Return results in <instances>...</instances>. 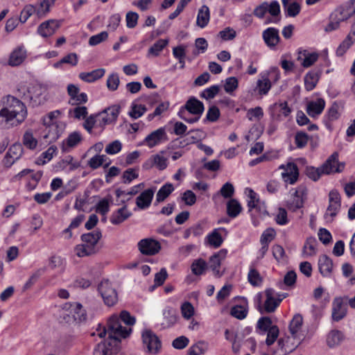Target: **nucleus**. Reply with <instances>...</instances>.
<instances>
[{
    "mask_svg": "<svg viewBox=\"0 0 355 355\" xmlns=\"http://www.w3.org/2000/svg\"><path fill=\"white\" fill-rule=\"evenodd\" d=\"M4 99L3 107L0 110V116L5 118L6 122L15 119L16 125L24 121L28 114L24 103L11 95L6 96Z\"/></svg>",
    "mask_w": 355,
    "mask_h": 355,
    "instance_id": "1",
    "label": "nucleus"
},
{
    "mask_svg": "<svg viewBox=\"0 0 355 355\" xmlns=\"http://www.w3.org/2000/svg\"><path fill=\"white\" fill-rule=\"evenodd\" d=\"M344 168L345 163L338 162V153L334 152L320 167L307 166L306 174L310 179L317 181L322 174L340 173Z\"/></svg>",
    "mask_w": 355,
    "mask_h": 355,
    "instance_id": "2",
    "label": "nucleus"
},
{
    "mask_svg": "<svg viewBox=\"0 0 355 355\" xmlns=\"http://www.w3.org/2000/svg\"><path fill=\"white\" fill-rule=\"evenodd\" d=\"M131 331V328L123 327L121 325L119 316L113 315L109 318L107 326L103 327L98 335L100 338H104L108 334L110 340H114L119 343L121 338H125L129 336Z\"/></svg>",
    "mask_w": 355,
    "mask_h": 355,
    "instance_id": "3",
    "label": "nucleus"
},
{
    "mask_svg": "<svg viewBox=\"0 0 355 355\" xmlns=\"http://www.w3.org/2000/svg\"><path fill=\"white\" fill-rule=\"evenodd\" d=\"M102 236L100 230H95L81 236L82 244L77 245L75 252L78 257L89 256L96 252V247Z\"/></svg>",
    "mask_w": 355,
    "mask_h": 355,
    "instance_id": "4",
    "label": "nucleus"
},
{
    "mask_svg": "<svg viewBox=\"0 0 355 355\" xmlns=\"http://www.w3.org/2000/svg\"><path fill=\"white\" fill-rule=\"evenodd\" d=\"M119 113L120 106L114 105L96 114L98 118V127L103 129L105 125L115 123Z\"/></svg>",
    "mask_w": 355,
    "mask_h": 355,
    "instance_id": "5",
    "label": "nucleus"
},
{
    "mask_svg": "<svg viewBox=\"0 0 355 355\" xmlns=\"http://www.w3.org/2000/svg\"><path fill=\"white\" fill-rule=\"evenodd\" d=\"M42 94V88L40 86L26 87L25 85H21L17 88V95L19 97L29 100L33 106H37L41 103L40 95Z\"/></svg>",
    "mask_w": 355,
    "mask_h": 355,
    "instance_id": "6",
    "label": "nucleus"
},
{
    "mask_svg": "<svg viewBox=\"0 0 355 355\" xmlns=\"http://www.w3.org/2000/svg\"><path fill=\"white\" fill-rule=\"evenodd\" d=\"M98 291L107 306H114L118 302L116 291L108 280L102 281L98 285Z\"/></svg>",
    "mask_w": 355,
    "mask_h": 355,
    "instance_id": "7",
    "label": "nucleus"
},
{
    "mask_svg": "<svg viewBox=\"0 0 355 355\" xmlns=\"http://www.w3.org/2000/svg\"><path fill=\"white\" fill-rule=\"evenodd\" d=\"M341 207V198L338 191L336 189L331 190L329 193V205L324 214V218L332 221L338 214Z\"/></svg>",
    "mask_w": 355,
    "mask_h": 355,
    "instance_id": "8",
    "label": "nucleus"
},
{
    "mask_svg": "<svg viewBox=\"0 0 355 355\" xmlns=\"http://www.w3.org/2000/svg\"><path fill=\"white\" fill-rule=\"evenodd\" d=\"M347 296L335 297L332 302L331 318L334 321L343 320L347 313V304L345 301Z\"/></svg>",
    "mask_w": 355,
    "mask_h": 355,
    "instance_id": "9",
    "label": "nucleus"
},
{
    "mask_svg": "<svg viewBox=\"0 0 355 355\" xmlns=\"http://www.w3.org/2000/svg\"><path fill=\"white\" fill-rule=\"evenodd\" d=\"M137 246L139 252L142 254L147 256L155 255L161 250L160 243L153 238H146L140 240L137 243Z\"/></svg>",
    "mask_w": 355,
    "mask_h": 355,
    "instance_id": "10",
    "label": "nucleus"
},
{
    "mask_svg": "<svg viewBox=\"0 0 355 355\" xmlns=\"http://www.w3.org/2000/svg\"><path fill=\"white\" fill-rule=\"evenodd\" d=\"M142 340L149 353L156 354L159 352L162 347V343L151 330L143 331Z\"/></svg>",
    "mask_w": 355,
    "mask_h": 355,
    "instance_id": "11",
    "label": "nucleus"
},
{
    "mask_svg": "<svg viewBox=\"0 0 355 355\" xmlns=\"http://www.w3.org/2000/svg\"><path fill=\"white\" fill-rule=\"evenodd\" d=\"M24 153V148L20 143L13 144L6 153L2 163L5 167L10 168Z\"/></svg>",
    "mask_w": 355,
    "mask_h": 355,
    "instance_id": "12",
    "label": "nucleus"
},
{
    "mask_svg": "<svg viewBox=\"0 0 355 355\" xmlns=\"http://www.w3.org/2000/svg\"><path fill=\"white\" fill-rule=\"evenodd\" d=\"M355 14V0H350L349 3L346 6L339 7L336 9L331 15L334 20L340 24L351 17Z\"/></svg>",
    "mask_w": 355,
    "mask_h": 355,
    "instance_id": "13",
    "label": "nucleus"
},
{
    "mask_svg": "<svg viewBox=\"0 0 355 355\" xmlns=\"http://www.w3.org/2000/svg\"><path fill=\"white\" fill-rule=\"evenodd\" d=\"M62 21L57 19H49L42 22L38 27L37 32L43 37L53 35L60 27Z\"/></svg>",
    "mask_w": 355,
    "mask_h": 355,
    "instance_id": "14",
    "label": "nucleus"
},
{
    "mask_svg": "<svg viewBox=\"0 0 355 355\" xmlns=\"http://www.w3.org/2000/svg\"><path fill=\"white\" fill-rule=\"evenodd\" d=\"M226 255L227 250L222 249L209 258V267L216 277H220L223 275V272H221L219 268L222 261L225 259Z\"/></svg>",
    "mask_w": 355,
    "mask_h": 355,
    "instance_id": "15",
    "label": "nucleus"
},
{
    "mask_svg": "<svg viewBox=\"0 0 355 355\" xmlns=\"http://www.w3.org/2000/svg\"><path fill=\"white\" fill-rule=\"evenodd\" d=\"M180 110H183L184 112L193 115H202L204 112L205 107L202 102L197 99L196 97L191 96Z\"/></svg>",
    "mask_w": 355,
    "mask_h": 355,
    "instance_id": "16",
    "label": "nucleus"
},
{
    "mask_svg": "<svg viewBox=\"0 0 355 355\" xmlns=\"http://www.w3.org/2000/svg\"><path fill=\"white\" fill-rule=\"evenodd\" d=\"M168 140L167 135L164 128L152 132L144 139V143L149 147L153 148L159 144Z\"/></svg>",
    "mask_w": 355,
    "mask_h": 355,
    "instance_id": "17",
    "label": "nucleus"
},
{
    "mask_svg": "<svg viewBox=\"0 0 355 355\" xmlns=\"http://www.w3.org/2000/svg\"><path fill=\"white\" fill-rule=\"evenodd\" d=\"M306 189L304 187H299L293 194V200L288 202V208L295 211L303 207L304 197L306 196Z\"/></svg>",
    "mask_w": 355,
    "mask_h": 355,
    "instance_id": "18",
    "label": "nucleus"
},
{
    "mask_svg": "<svg viewBox=\"0 0 355 355\" xmlns=\"http://www.w3.org/2000/svg\"><path fill=\"white\" fill-rule=\"evenodd\" d=\"M325 105V101L322 98H318L315 101H311L307 103L306 112L311 117L316 118L322 114Z\"/></svg>",
    "mask_w": 355,
    "mask_h": 355,
    "instance_id": "19",
    "label": "nucleus"
},
{
    "mask_svg": "<svg viewBox=\"0 0 355 355\" xmlns=\"http://www.w3.org/2000/svg\"><path fill=\"white\" fill-rule=\"evenodd\" d=\"M280 168L285 169V171L282 173V178L284 182L293 184L297 180L299 172L297 166L295 164L290 162L287 164L285 168L283 165Z\"/></svg>",
    "mask_w": 355,
    "mask_h": 355,
    "instance_id": "20",
    "label": "nucleus"
},
{
    "mask_svg": "<svg viewBox=\"0 0 355 355\" xmlns=\"http://www.w3.org/2000/svg\"><path fill=\"white\" fill-rule=\"evenodd\" d=\"M262 35L265 43L270 49H274L280 41L279 31L275 28H268L263 31Z\"/></svg>",
    "mask_w": 355,
    "mask_h": 355,
    "instance_id": "21",
    "label": "nucleus"
},
{
    "mask_svg": "<svg viewBox=\"0 0 355 355\" xmlns=\"http://www.w3.org/2000/svg\"><path fill=\"white\" fill-rule=\"evenodd\" d=\"M155 191V188L148 189L141 192L136 198V205L141 209L150 207Z\"/></svg>",
    "mask_w": 355,
    "mask_h": 355,
    "instance_id": "22",
    "label": "nucleus"
},
{
    "mask_svg": "<svg viewBox=\"0 0 355 355\" xmlns=\"http://www.w3.org/2000/svg\"><path fill=\"white\" fill-rule=\"evenodd\" d=\"M63 130L64 125L62 123L52 124L49 128H45L44 138L49 142H54L60 137Z\"/></svg>",
    "mask_w": 355,
    "mask_h": 355,
    "instance_id": "23",
    "label": "nucleus"
},
{
    "mask_svg": "<svg viewBox=\"0 0 355 355\" xmlns=\"http://www.w3.org/2000/svg\"><path fill=\"white\" fill-rule=\"evenodd\" d=\"M353 36H355V23L352 25L349 33L337 48L336 55L338 56H343L354 43L355 38Z\"/></svg>",
    "mask_w": 355,
    "mask_h": 355,
    "instance_id": "24",
    "label": "nucleus"
},
{
    "mask_svg": "<svg viewBox=\"0 0 355 355\" xmlns=\"http://www.w3.org/2000/svg\"><path fill=\"white\" fill-rule=\"evenodd\" d=\"M117 352L116 346H113L110 341H105L96 345L94 355H116Z\"/></svg>",
    "mask_w": 355,
    "mask_h": 355,
    "instance_id": "25",
    "label": "nucleus"
},
{
    "mask_svg": "<svg viewBox=\"0 0 355 355\" xmlns=\"http://www.w3.org/2000/svg\"><path fill=\"white\" fill-rule=\"evenodd\" d=\"M318 268L323 277H329L332 272L333 261L327 255L322 254L318 259Z\"/></svg>",
    "mask_w": 355,
    "mask_h": 355,
    "instance_id": "26",
    "label": "nucleus"
},
{
    "mask_svg": "<svg viewBox=\"0 0 355 355\" xmlns=\"http://www.w3.org/2000/svg\"><path fill=\"white\" fill-rule=\"evenodd\" d=\"M266 300L264 302V309L267 313H272L279 305L282 299H275L274 291L271 288L266 291Z\"/></svg>",
    "mask_w": 355,
    "mask_h": 355,
    "instance_id": "27",
    "label": "nucleus"
},
{
    "mask_svg": "<svg viewBox=\"0 0 355 355\" xmlns=\"http://www.w3.org/2000/svg\"><path fill=\"white\" fill-rule=\"evenodd\" d=\"M321 71L319 70H312L308 72L304 76V87L307 91L313 90L320 79Z\"/></svg>",
    "mask_w": 355,
    "mask_h": 355,
    "instance_id": "28",
    "label": "nucleus"
},
{
    "mask_svg": "<svg viewBox=\"0 0 355 355\" xmlns=\"http://www.w3.org/2000/svg\"><path fill=\"white\" fill-rule=\"evenodd\" d=\"M131 215L132 213L127 209V206L124 205L112 214L110 222L113 225H119L127 220Z\"/></svg>",
    "mask_w": 355,
    "mask_h": 355,
    "instance_id": "29",
    "label": "nucleus"
},
{
    "mask_svg": "<svg viewBox=\"0 0 355 355\" xmlns=\"http://www.w3.org/2000/svg\"><path fill=\"white\" fill-rule=\"evenodd\" d=\"M64 308L70 310V312L73 314V316L76 320L83 321L86 319V311L80 303L66 304Z\"/></svg>",
    "mask_w": 355,
    "mask_h": 355,
    "instance_id": "30",
    "label": "nucleus"
},
{
    "mask_svg": "<svg viewBox=\"0 0 355 355\" xmlns=\"http://www.w3.org/2000/svg\"><path fill=\"white\" fill-rule=\"evenodd\" d=\"M340 105L337 102H334L324 116V121L327 126H330L331 123L338 119L340 117Z\"/></svg>",
    "mask_w": 355,
    "mask_h": 355,
    "instance_id": "31",
    "label": "nucleus"
},
{
    "mask_svg": "<svg viewBox=\"0 0 355 355\" xmlns=\"http://www.w3.org/2000/svg\"><path fill=\"white\" fill-rule=\"evenodd\" d=\"M26 56L25 49L22 47H19L11 53L8 64L12 67L18 66L23 62Z\"/></svg>",
    "mask_w": 355,
    "mask_h": 355,
    "instance_id": "32",
    "label": "nucleus"
},
{
    "mask_svg": "<svg viewBox=\"0 0 355 355\" xmlns=\"http://www.w3.org/2000/svg\"><path fill=\"white\" fill-rule=\"evenodd\" d=\"M104 73V69H97L90 72H82L79 74V78L85 82L92 83L102 78Z\"/></svg>",
    "mask_w": 355,
    "mask_h": 355,
    "instance_id": "33",
    "label": "nucleus"
},
{
    "mask_svg": "<svg viewBox=\"0 0 355 355\" xmlns=\"http://www.w3.org/2000/svg\"><path fill=\"white\" fill-rule=\"evenodd\" d=\"M210 18L209 9L204 5L198 10L196 24L200 28H205L209 23Z\"/></svg>",
    "mask_w": 355,
    "mask_h": 355,
    "instance_id": "34",
    "label": "nucleus"
},
{
    "mask_svg": "<svg viewBox=\"0 0 355 355\" xmlns=\"http://www.w3.org/2000/svg\"><path fill=\"white\" fill-rule=\"evenodd\" d=\"M241 211L242 207L236 199L231 198L227 202V214L230 218H236Z\"/></svg>",
    "mask_w": 355,
    "mask_h": 355,
    "instance_id": "35",
    "label": "nucleus"
},
{
    "mask_svg": "<svg viewBox=\"0 0 355 355\" xmlns=\"http://www.w3.org/2000/svg\"><path fill=\"white\" fill-rule=\"evenodd\" d=\"M344 339L343 334L339 330L331 331L327 338V343L329 347H334L340 344Z\"/></svg>",
    "mask_w": 355,
    "mask_h": 355,
    "instance_id": "36",
    "label": "nucleus"
},
{
    "mask_svg": "<svg viewBox=\"0 0 355 355\" xmlns=\"http://www.w3.org/2000/svg\"><path fill=\"white\" fill-rule=\"evenodd\" d=\"M164 322L162 324L166 327L173 326L177 321L176 311L173 308L168 307L163 312Z\"/></svg>",
    "mask_w": 355,
    "mask_h": 355,
    "instance_id": "37",
    "label": "nucleus"
},
{
    "mask_svg": "<svg viewBox=\"0 0 355 355\" xmlns=\"http://www.w3.org/2000/svg\"><path fill=\"white\" fill-rule=\"evenodd\" d=\"M173 191V185L171 183H166L157 191L156 195V202L157 203L163 202Z\"/></svg>",
    "mask_w": 355,
    "mask_h": 355,
    "instance_id": "38",
    "label": "nucleus"
},
{
    "mask_svg": "<svg viewBox=\"0 0 355 355\" xmlns=\"http://www.w3.org/2000/svg\"><path fill=\"white\" fill-rule=\"evenodd\" d=\"M317 241L314 237H309L303 247V254L306 257H311L316 254Z\"/></svg>",
    "mask_w": 355,
    "mask_h": 355,
    "instance_id": "39",
    "label": "nucleus"
},
{
    "mask_svg": "<svg viewBox=\"0 0 355 355\" xmlns=\"http://www.w3.org/2000/svg\"><path fill=\"white\" fill-rule=\"evenodd\" d=\"M248 313L247 302L244 305H235L231 308L230 314L232 316L243 320L246 318Z\"/></svg>",
    "mask_w": 355,
    "mask_h": 355,
    "instance_id": "40",
    "label": "nucleus"
},
{
    "mask_svg": "<svg viewBox=\"0 0 355 355\" xmlns=\"http://www.w3.org/2000/svg\"><path fill=\"white\" fill-rule=\"evenodd\" d=\"M207 268V263L202 259H198L194 260L191 266L192 272L197 276L202 275Z\"/></svg>",
    "mask_w": 355,
    "mask_h": 355,
    "instance_id": "41",
    "label": "nucleus"
},
{
    "mask_svg": "<svg viewBox=\"0 0 355 355\" xmlns=\"http://www.w3.org/2000/svg\"><path fill=\"white\" fill-rule=\"evenodd\" d=\"M271 88V82L267 77H263L257 82L256 89L260 95H266Z\"/></svg>",
    "mask_w": 355,
    "mask_h": 355,
    "instance_id": "42",
    "label": "nucleus"
},
{
    "mask_svg": "<svg viewBox=\"0 0 355 355\" xmlns=\"http://www.w3.org/2000/svg\"><path fill=\"white\" fill-rule=\"evenodd\" d=\"M303 318L301 315L296 314L289 324V331L293 336H295L297 333L301 329Z\"/></svg>",
    "mask_w": 355,
    "mask_h": 355,
    "instance_id": "43",
    "label": "nucleus"
},
{
    "mask_svg": "<svg viewBox=\"0 0 355 355\" xmlns=\"http://www.w3.org/2000/svg\"><path fill=\"white\" fill-rule=\"evenodd\" d=\"M208 243L214 248H219L223 243V239L217 230H214L207 236Z\"/></svg>",
    "mask_w": 355,
    "mask_h": 355,
    "instance_id": "44",
    "label": "nucleus"
},
{
    "mask_svg": "<svg viewBox=\"0 0 355 355\" xmlns=\"http://www.w3.org/2000/svg\"><path fill=\"white\" fill-rule=\"evenodd\" d=\"M208 349V344L204 341H200L191 346L188 352L189 355H201Z\"/></svg>",
    "mask_w": 355,
    "mask_h": 355,
    "instance_id": "45",
    "label": "nucleus"
},
{
    "mask_svg": "<svg viewBox=\"0 0 355 355\" xmlns=\"http://www.w3.org/2000/svg\"><path fill=\"white\" fill-rule=\"evenodd\" d=\"M23 144L29 149H35L37 145V140L33 137L31 131H26L23 136Z\"/></svg>",
    "mask_w": 355,
    "mask_h": 355,
    "instance_id": "46",
    "label": "nucleus"
},
{
    "mask_svg": "<svg viewBox=\"0 0 355 355\" xmlns=\"http://www.w3.org/2000/svg\"><path fill=\"white\" fill-rule=\"evenodd\" d=\"M33 14H35V6L32 4H27L21 11L19 20L21 23H25Z\"/></svg>",
    "mask_w": 355,
    "mask_h": 355,
    "instance_id": "47",
    "label": "nucleus"
},
{
    "mask_svg": "<svg viewBox=\"0 0 355 355\" xmlns=\"http://www.w3.org/2000/svg\"><path fill=\"white\" fill-rule=\"evenodd\" d=\"M168 43V40H159L148 49V53L157 56L164 48L167 46Z\"/></svg>",
    "mask_w": 355,
    "mask_h": 355,
    "instance_id": "48",
    "label": "nucleus"
},
{
    "mask_svg": "<svg viewBox=\"0 0 355 355\" xmlns=\"http://www.w3.org/2000/svg\"><path fill=\"white\" fill-rule=\"evenodd\" d=\"M267 332L266 343L268 346L272 345L277 339L279 330L277 325H273Z\"/></svg>",
    "mask_w": 355,
    "mask_h": 355,
    "instance_id": "49",
    "label": "nucleus"
},
{
    "mask_svg": "<svg viewBox=\"0 0 355 355\" xmlns=\"http://www.w3.org/2000/svg\"><path fill=\"white\" fill-rule=\"evenodd\" d=\"M220 87L218 85H212L205 89L200 95L201 98L207 100L214 98L219 92Z\"/></svg>",
    "mask_w": 355,
    "mask_h": 355,
    "instance_id": "50",
    "label": "nucleus"
},
{
    "mask_svg": "<svg viewBox=\"0 0 355 355\" xmlns=\"http://www.w3.org/2000/svg\"><path fill=\"white\" fill-rule=\"evenodd\" d=\"M120 80L119 75L117 73H113L108 76L106 85L109 90L115 91L117 89Z\"/></svg>",
    "mask_w": 355,
    "mask_h": 355,
    "instance_id": "51",
    "label": "nucleus"
},
{
    "mask_svg": "<svg viewBox=\"0 0 355 355\" xmlns=\"http://www.w3.org/2000/svg\"><path fill=\"white\" fill-rule=\"evenodd\" d=\"M248 279L252 286H259L262 282L259 272L254 268H251L248 272Z\"/></svg>",
    "mask_w": 355,
    "mask_h": 355,
    "instance_id": "52",
    "label": "nucleus"
},
{
    "mask_svg": "<svg viewBox=\"0 0 355 355\" xmlns=\"http://www.w3.org/2000/svg\"><path fill=\"white\" fill-rule=\"evenodd\" d=\"M106 156L104 155H96L88 161V166L92 169H96L103 165Z\"/></svg>",
    "mask_w": 355,
    "mask_h": 355,
    "instance_id": "53",
    "label": "nucleus"
},
{
    "mask_svg": "<svg viewBox=\"0 0 355 355\" xmlns=\"http://www.w3.org/2000/svg\"><path fill=\"white\" fill-rule=\"evenodd\" d=\"M239 85L238 79L236 77H229L225 80L224 89L228 94H232Z\"/></svg>",
    "mask_w": 355,
    "mask_h": 355,
    "instance_id": "54",
    "label": "nucleus"
},
{
    "mask_svg": "<svg viewBox=\"0 0 355 355\" xmlns=\"http://www.w3.org/2000/svg\"><path fill=\"white\" fill-rule=\"evenodd\" d=\"M303 55H304V59L302 62V64L304 67H309L312 64H313L318 58V55L316 53H307L306 51L304 50L303 51Z\"/></svg>",
    "mask_w": 355,
    "mask_h": 355,
    "instance_id": "55",
    "label": "nucleus"
},
{
    "mask_svg": "<svg viewBox=\"0 0 355 355\" xmlns=\"http://www.w3.org/2000/svg\"><path fill=\"white\" fill-rule=\"evenodd\" d=\"M147 109L145 105H133L132 106V110L129 112V115L131 118L134 119H137L141 116L146 112Z\"/></svg>",
    "mask_w": 355,
    "mask_h": 355,
    "instance_id": "56",
    "label": "nucleus"
},
{
    "mask_svg": "<svg viewBox=\"0 0 355 355\" xmlns=\"http://www.w3.org/2000/svg\"><path fill=\"white\" fill-rule=\"evenodd\" d=\"M275 235L276 233L274 229L268 228L262 233L260 239V243L269 245V243L275 239Z\"/></svg>",
    "mask_w": 355,
    "mask_h": 355,
    "instance_id": "57",
    "label": "nucleus"
},
{
    "mask_svg": "<svg viewBox=\"0 0 355 355\" xmlns=\"http://www.w3.org/2000/svg\"><path fill=\"white\" fill-rule=\"evenodd\" d=\"M219 116V109L216 106L212 105L209 108L207 113L206 119H205L204 122H206L207 121L210 122H215L218 119Z\"/></svg>",
    "mask_w": 355,
    "mask_h": 355,
    "instance_id": "58",
    "label": "nucleus"
},
{
    "mask_svg": "<svg viewBox=\"0 0 355 355\" xmlns=\"http://www.w3.org/2000/svg\"><path fill=\"white\" fill-rule=\"evenodd\" d=\"M139 15L132 11L128 12L125 15L126 26L129 28H134L137 25Z\"/></svg>",
    "mask_w": 355,
    "mask_h": 355,
    "instance_id": "59",
    "label": "nucleus"
},
{
    "mask_svg": "<svg viewBox=\"0 0 355 355\" xmlns=\"http://www.w3.org/2000/svg\"><path fill=\"white\" fill-rule=\"evenodd\" d=\"M181 313L185 319L189 320L194 314V308L190 302H186L181 306Z\"/></svg>",
    "mask_w": 355,
    "mask_h": 355,
    "instance_id": "60",
    "label": "nucleus"
},
{
    "mask_svg": "<svg viewBox=\"0 0 355 355\" xmlns=\"http://www.w3.org/2000/svg\"><path fill=\"white\" fill-rule=\"evenodd\" d=\"M108 37V33L106 31L92 36L89 40V44L91 46H96L103 41H105Z\"/></svg>",
    "mask_w": 355,
    "mask_h": 355,
    "instance_id": "61",
    "label": "nucleus"
},
{
    "mask_svg": "<svg viewBox=\"0 0 355 355\" xmlns=\"http://www.w3.org/2000/svg\"><path fill=\"white\" fill-rule=\"evenodd\" d=\"M110 211V200L106 198L101 200L96 206V211L105 215Z\"/></svg>",
    "mask_w": 355,
    "mask_h": 355,
    "instance_id": "62",
    "label": "nucleus"
},
{
    "mask_svg": "<svg viewBox=\"0 0 355 355\" xmlns=\"http://www.w3.org/2000/svg\"><path fill=\"white\" fill-rule=\"evenodd\" d=\"M272 326V320L269 317H262L257 322V327L263 332L270 330Z\"/></svg>",
    "mask_w": 355,
    "mask_h": 355,
    "instance_id": "63",
    "label": "nucleus"
},
{
    "mask_svg": "<svg viewBox=\"0 0 355 355\" xmlns=\"http://www.w3.org/2000/svg\"><path fill=\"white\" fill-rule=\"evenodd\" d=\"M121 143L119 140H115L107 145L105 150L109 155H114L121 151Z\"/></svg>",
    "mask_w": 355,
    "mask_h": 355,
    "instance_id": "64",
    "label": "nucleus"
}]
</instances>
